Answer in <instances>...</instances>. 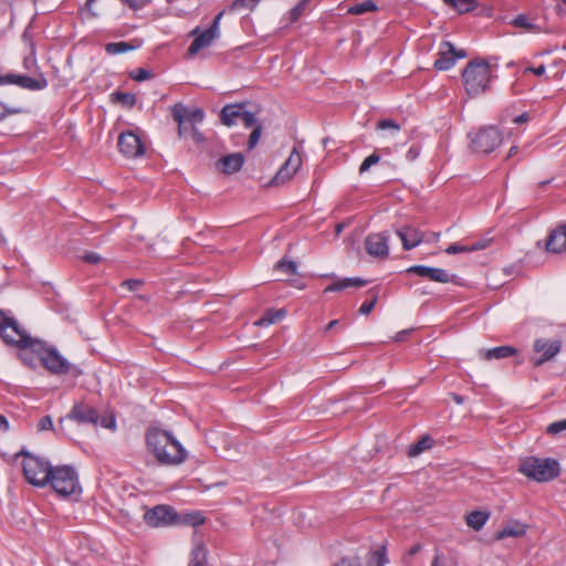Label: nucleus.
Listing matches in <instances>:
<instances>
[{
  "instance_id": "nucleus-1",
  "label": "nucleus",
  "mask_w": 566,
  "mask_h": 566,
  "mask_svg": "<svg viewBox=\"0 0 566 566\" xmlns=\"http://www.w3.org/2000/svg\"><path fill=\"white\" fill-rule=\"evenodd\" d=\"M0 338L8 346L35 354L51 374L63 375L70 373L74 377L82 375V370L72 366L55 347L40 338L32 337L17 318L8 315L2 310H0Z\"/></svg>"
},
{
  "instance_id": "nucleus-2",
  "label": "nucleus",
  "mask_w": 566,
  "mask_h": 566,
  "mask_svg": "<svg viewBox=\"0 0 566 566\" xmlns=\"http://www.w3.org/2000/svg\"><path fill=\"white\" fill-rule=\"evenodd\" d=\"M147 450L161 465H179L187 459V451L182 444L168 431L159 428H149L145 434Z\"/></svg>"
},
{
  "instance_id": "nucleus-3",
  "label": "nucleus",
  "mask_w": 566,
  "mask_h": 566,
  "mask_svg": "<svg viewBox=\"0 0 566 566\" xmlns=\"http://www.w3.org/2000/svg\"><path fill=\"white\" fill-rule=\"evenodd\" d=\"M492 80L490 64L483 59L470 61L462 71V81L465 92L471 97L478 96L490 90Z\"/></svg>"
},
{
  "instance_id": "nucleus-4",
  "label": "nucleus",
  "mask_w": 566,
  "mask_h": 566,
  "mask_svg": "<svg viewBox=\"0 0 566 566\" xmlns=\"http://www.w3.org/2000/svg\"><path fill=\"white\" fill-rule=\"evenodd\" d=\"M48 484L62 497L77 496L82 492L76 470L67 464L53 467Z\"/></svg>"
},
{
  "instance_id": "nucleus-5",
  "label": "nucleus",
  "mask_w": 566,
  "mask_h": 566,
  "mask_svg": "<svg viewBox=\"0 0 566 566\" xmlns=\"http://www.w3.org/2000/svg\"><path fill=\"white\" fill-rule=\"evenodd\" d=\"M518 471L534 481L547 482L559 475L560 468L555 459L528 457L522 460Z\"/></svg>"
},
{
  "instance_id": "nucleus-6",
  "label": "nucleus",
  "mask_w": 566,
  "mask_h": 566,
  "mask_svg": "<svg viewBox=\"0 0 566 566\" xmlns=\"http://www.w3.org/2000/svg\"><path fill=\"white\" fill-rule=\"evenodd\" d=\"M23 457V474L25 480L38 488L48 485V479L53 467L43 458L33 455L29 451L22 449L15 454V458Z\"/></svg>"
},
{
  "instance_id": "nucleus-7",
  "label": "nucleus",
  "mask_w": 566,
  "mask_h": 566,
  "mask_svg": "<svg viewBox=\"0 0 566 566\" xmlns=\"http://www.w3.org/2000/svg\"><path fill=\"white\" fill-rule=\"evenodd\" d=\"M66 419L75 421L78 424H92L94 427L101 424L103 428L111 430H115L116 428L114 417H102L94 407L85 402L75 403L67 413Z\"/></svg>"
},
{
  "instance_id": "nucleus-8",
  "label": "nucleus",
  "mask_w": 566,
  "mask_h": 566,
  "mask_svg": "<svg viewBox=\"0 0 566 566\" xmlns=\"http://www.w3.org/2000/svg\"><path fill=\"white\" fill-rule=\"evenodd\" d=\"M469 137L472 150L480 154H490L502 144V134L494 126L482 127Z\"/></svg>"
},
{
  "instance_id": "nucleus-9",
  "label": "nucleus",
  "mask_w": 566,
  "mask_h": 566,
  "mask_svg": "<svg viewBox=\"0 0 566 566\" xmlns=\"http://www.w3.org/2000/svg\"><path fill=\"white\" fill-rule=\"evenodd\" d=\"M562 349L559 339L537 338L534 340L533 350L535 355L530 358L533 366L538 367L552 360Z\"/></svg>"
},
{
  "instance_id": "nucleus-10",
  "label": "nucleus",
  "mask_w": 566,
  "mask_h": 566,
  "mask_svg": "<svg viewBox=\"0 0 566 566\" xmlns=\"http://www.w3.org/2000/svg\"><path fill=\"white\" fill-rule=\"evenodd\" d=\"M222 15H223V11L219 12L214 17L211 25L201 33H199V28H196L195 30H192L191 34H193V35L197 34V36L193 39V41L191 42V44L188 48L189 55H196L200 50L208 48L214 39L219 38V35H220L219 27H220V21H221Z\"/></svg>"
},
{
  "instance_id": "nucleus-11",
  "label": "nucleus",
  "mask_w": 566,
  "mask_h": 566,
  "mask_svg": "<svg viewBox=\"0 0 566 566\" xmlns=\"http://www.w3.org/2000/svg\"><path fill=\"white\" fill-rule=\"evenodd\" d=\"M117 146L119 151L127 158H137L145 154L144 143L132 130L124 132L118 136Z\"/></svg>"
},
{
  "instance_id": "nucleus-12",
  "label": "nucleus",
  "mask_w": 566,
  "mask_h": 566,
  "mask_svg": "<svg viewBox=\"0 0 566 566\" xmlns=\"http://www.w3.org/2000/svg\"><path fill=\"white\" fill-rule=\"evenodd\" d=\"M145 522L151 527H159L177 522L176 511L168 505H157L144 514Z\"/></svg>"
},
{
  "instance_id": "nucleus-13",
  "label": "nucleus",
  "mask_w": 566,
  "mask_h": 566,
  "mask_svg": "<svg viewBox=\"0 0 566 566\" xmlns=\"http://www.w3.org/2000/svg\"><path fill=\"white\" fill-rule=\"evenodd\" d=\"M439 57L434 61V69L447 71L451 69L458 59H464L467 53L464 50H457L449 41H443L439 48Z\"/></svg>"
},
{
  "instance_id": "nucleus-14",
  "label": "nucleus",
  "mask_w": 566,
  "mask_h": 566,
  "mask_svg": "<svg viewBox=\"0 0 566 566\" xmlns=\"http://www.w3.org/2000/svg\"><path fill=\"white\" fill-rule=\"evenodd\" d=\"M388 240L386 232L370 233L365 239V249L371 256L386 259L389 254Z\"/></svg>"
},
{
  "instance_id": "nucleus-15",
  "label": "nucleus",
  "mask_w": 566,
  "mask_h": 566,
  "mask_svg": "<svg viewBox=\"0 0 566 566\" xmlns=\"http://www.w3.org/2000/svg\"><path fill=\"white\" fill-rule=\"evenodd\" d=\"M302 165V156L294 148L286 159L285 164L281 167V169L276 172V175L271 180V185L280 186L290 180L294 174L298 170Z\"/></svg>"
},
{
  "instance_id": "nucleus-16",
  "label": "nucleus",
  "mask_w": 566,
  "mask_h": 566,
  "mask_svg": "<svg viewBox=\"0 0 566 566\" xmlns=\"http://www.w3.org/2000/svg\"><path fill=\"white\" fill-rule=\"evenodd\" d=\"M407 273L417 274L422 277H428L430 281L439 283H457L458 276L449 274L446 270L440 268H431L426 265H412L407 269Z\"/></svg>"
},
{
  "instance_id": "nucleus-17",
  "label": "nucleus",
  "mask_w": 566,
  "mask_h": 566,
  "mask_svg": "<svg viewBox=\"0 0 566 566\" xmlns=\"http://www.w3.org/2000/svg\"><path fill=\"white\" fill-rule=\"evenodd\" d=\"M545 250L555 254L566 251V223L549 232L546 239Z\"/></svg>"
},
{
  "instance_id": "nucleus-18",
  "label": "nucleus",
  "mask_w": 566,
  "mask_h": 566,
  "mask_svg": "<svg viewBox=\"0 0 566 566\" xmlns=\"http://www.w3.org/2000/svg\"><path fill=\"white\" fill-rule=\"evenodd\" d=\"M245 128H252V132L249 136L248 140V150H252L259 143L262 134V124L256 118L255 114L249 111H245L242 114L240 120Z\"/></svg>"
},
{
  "instance_id": "nucleus-19",
  "label": "nucleus",
  "mask_w": 566,
  "mask_h": 566,
  "mask_svg": "<svg viewBox=\"0 0 566 566\" xmlns=\"http://www.w3.org/2000/svg\"><path fill=\"white\" fill-rule=\"evenodd\" d=\"M396 233L400 238L403 249L407 251L419 245L424 239V233L413 227L398 228Z\"/></svg>"
},
{
  "instance_id": "nucleus-20",
  "label": "nucleus",
  "mask_w": 566,
  "mask_h": 566,
  "mask_svg": "<svg viewBox=\"0 0 566 566\" xmlns=\"http://www.w3.org/2000/svg\"><path fill=\"white\" fill-rule=\"evenodd\" d=\"M244 164V156L241 153H233L221 157L217 161V168L224 175L238 172Z\"/></svg>"
},
{
  "instance_id": "nucleus-21",
  "label": "nucleus",
  "mask_w": 566,
  "mask_h": 566,
  "mask_svg": "<svg viewBox=\"0 0 566 566\" xmlns=\"http://www.w3.org/2000/svg\"><path fill=\"white\" fill-rule=\"evenodd\" d=\"M245 112V104H227L220 112V122L230 127L241 120L242 114Z\"/></svg>"
},
{
  "instance_id": "nucleus-22",
  "label": "nucleus",
  "mask_w": 566,
  "mask_h": 566,
  "mask_svg": "<svg viewBox=\"0 0 566 566\" xmlns=\"http://www.w3.org/2000/svg\"><path fill=\"white\" fill-rule=\"evenodd\" d=\"M518 349L516 347L504 345L499 347H493L490 349H481L480 357L485 360L492 359H503L507 357H517Z\"/></svg>"
},
{
  "instance_id": "nucleus-23",
  "label": "nucleus",
  "mask_w": 566,
  "mask_h": 566,
  "mask_svg": "<svg viewBox=\"0 0 566 566\" xmlns=\"http://www.w3.org/2000/svg\"><path fill=\"white\" fill-rule=\"evenodd\" d=\"M491 243L490 239H481L471 244L452 243L446 249L448 254L471 253L486 249Z\"/></svg>"
},
{
  "instance_id": "nucleus-24",
  "label": "nucleus",
  "mask_w": 566,
  "mask_h": 566,
  "mask_svg": "<svg viewBox=\"0 0 566 566\" xmlns=\"http://www.w3.org/2000/svg\"><path fill=\"white\" fill-rule=\"evenodd\" d=\"M187 108L181 104H176L171 108V115L174 120L178 124V135L180 137L190 134V125L186 119Z\"/></svg>"
},
{
  "instance_id": "nucleus-25",
  "label": "nucleus",
  "mask_w": 566,
  "mask_h": 566,
  "mask_svg": "<svg viewBox=\"0 0 566 566\" xmlns=\"http://www.w3.org/2000/svg\"><path fill=\"white\" fill-rule=\"evenodd\" d=\"M17 80V85L25 90L41 91L48 87V80L43 74H40L35 78L28 75H18Z\"/></svg>"
},
{
  "instance_id": "nucleus-26",
  "label": "nucleus",
  "mask_w": 566,
  "mask_h": 566,
  "mask_svg": "<svg viewBox=\"0 0 566 566\" xmlns=\"http://www.w3.org/2000/svg\"><path fill=\"white\" fill-rule=\"evenodd\" d=\"M367 284L366 280H363L360 277H346L343 280H337L334 283L329 284L325 290L324 293L328 292H339L348 287H361Z\"/></svg>"
},
{
  "instance_id": "nucleus-27",
  "label": "nucleus",
  "mask_w": 566,
  "mask_h": 566,
  "mask_svg": "<svg viewBox=\"0 0 566 566\" xmlns=\"http://www.w3.org/2000/svg\"><path fill=\"white\" fill-rule=\"evenodd\" d=\"M525 525L518 522L510 523L496 534L497 539L506 537H520L525 534Z\"/></svg>"
},
{
  "instance_id": "nucleus-28",
  "label": "nucleus",
  "mask_w": 566,
  "mask_h": 566,
  "mask_svg": "<svg viewBox=\"0 0 566 566\" xmlns=\"http://www.w3.org/2000/svg\"><path fill=\"white\" fill-rule=\"evenodd\" d=\"M433 439L430 436L424 434L416 443L409 447L408 455L417 457L423 451L431 449L433 447Z\"/></svg>"
},
{
  "instance_id": "nucleus-29",
  "label": "nucleus",
  "mask_w": 566,
  "mask_h": 566,
  "mask_svg": "<svg viewBox=\"0 0 566 566\" xmlns=\"http://www.w3.org/2000/svg\"><path fill=\"white\" fill-rule=\"evenodd\" d=\"M489 513L483 511H473L465 517L467 524L475 531L481 530L489 520Z\"/></svg>"
},
{
  "instance_id": "nucleus-30",
  "label": "nucleus",
  "mask_w": 566,
  "mask_h": 566,
  "mask_svg": "<svg viewBox=\"0 0 566 566\" xmlns=\"http://www.w3.org/2000/svg\"><path fill=\"white\" fill-rule=\"evenodd\" d=\"M207 564V549L202 544L196 545L190 554V562L188 566H206Z\"/></svg>"
},
{
  "instance_id": "nucleus-31",
  "label": "nucleus",
  "mask_w": 566,
  "mask_h": 566,
  "mask_svg": "<svg viewBox=\"0 0 566 566\" xmlns=\"http://www.w3.org/2000/svg\"><path fill=\"white\" fill-rule=\"evenodd\" d=\"M446 4L453 8L458 13H468L476 8L475 0H443Z\"/></svg>"
},
{
  "instance_id": "nucleus-32",
  "label": "nucleus",
  "mask_w": 566,
  "mask_h": 566,
  "mask_svg": "<svg viewBox=\"0 0 566 566\" xmlns=\"http://www.w3.org/2000/svg\"><path fill=\"white\" fill-rule=\"evenodd\" d=\"M112 102L122 104L125 107L132 108L136 104V96L134 93L116 91L111 95Z\"/></svg>"
},
{
  "instance_id": "nucleus-33",
  "label": "nucleus",
  "mask_w": 566,
  "mask_h": 566,
  "mask_svg": "<svg viewBox=\"0 0 566 566\" xmlns=\"http://www.w3.org/2000/svg\"><path fill=\"white\" fill-rule=\"evenodd\" d=\"M377 10V4L373 0H365L360 3H356L350 6L347 9V13L352 15H360L367 12H373Z\"/></svg>"
},
{
  "instance_id": "nucleus-34",
  "label": "nucleus",
  "mask_w": 566,
  "mask_h": 566,
  "mask_svg": "<svg viewBox=\"0 0 566 566\" xmlns=\"http://www.w3.org/2000/svg\"><path fill=\"white\" fill-rule=\"evenodd\" d=\"M134 49H136V45L129 42H111L105 45V51L108 54H120Z\"/></svg>"
},
{
  "instance_id": "nucleus-35",
  "label": "nucleus",
  "mask_w": 566,
  "mask_h": 566,
  "mask_svg": "<svg viewBox=\"0 0 566 566\" xmlns=\"http://www.w3.org/2000/svg\"><path fill=\"white\" fill-rule=\"evenodd\" d=\"M275 270L286 275H297V264L295 261L282 259L275 264Z\"/></svg>"
},
{
  "instance_id": "nucleus-36",
  "label": "nucleus",
  "mask_w": 566,
  "mask_h": 566,
  "mask_svg": "<svg viewBox=\"0 0 566 566\" xmlns=\"http://www.w3.org/2000/svg\"><path fill=\"white\" fill-rule=\"evenodd\" d=\"M260 0H233L230 10L231 11H240V10H252Z\"/></svg>"
},
{
  "instance_id": "nucleus-37",
  "label": "nucleus",
  "mask_w": 566,
  "mask_h": 566,
  "mask_svg": "<svg viewBox=\"0 0 566 566\" xmlns=\"http://www.w3.org/2000/svg\"><path fill=\"white\" fill-rule=\"evenodd\" d=\"M386 563V551L385 547H381L380 549H377L373 553L368 562V566H385Z\"/></svg>"
},
{
  "instance_id": "nucleus-38",
  "label": "nucleus",
  "mask_w": 566,
  "mask_h": 566,
  "mask_svg": "<svg viewBox=\"0 0 566 566\" xmlns=\"http://www.w3.org/2000/svg\"><path fill=\"white\" fill-rule=\"evenodd\" d=\"M205 113L200 108H193L191 111L187 109L186 119L189 122L190 127L195 126L196 123H200L203 120Z\"/></svg>"
},
{
  "instance_id": "nucleus-39",
  "label": "nucleus",
  "mask_w": 566,
  "mask_h": 566,
  "mask_svg": "<svg viewBox=\"0 0 566 566\" xmlns=\"http://www.w3.org/2000/svg\"><path fill=\"white\" fill-rule=\"evenodd\" d=\"M512 24L516 28H521L527 31L535 29V25L530 22L527 15L518 14L512 20Z\"/></svg>"
},
{
  "instance_id": "nucleus-40",
  "label": "nucleus",
  "mask_w": 566,
  "mask_h": 566,
  "mask_svg": "<svg viewBox=\"0 0 566 566\" xmlns=\"http://www.w3.org/2000/svg\"><path fill=\"white\" fill-rule=\"evenodd\" d=\"M129 77L134 81L142 82L153 77V73L149 70L138 67L129 73Z\"/></svg>"
},
{
  "instance_id": "nucleus-41",
  "label": "nucleus",
  "mask_w": 566,
  "mask_h": 566,
  "mask_svg": "<svg viewBox=\"0 0 566 566\" xmlns=\"http://www.w3.org/2000/svg\"><path fill=\"white\" fill-rule=\"evenodd\" d=\"M379 160H380L379 155H377L376 153H373L371 155L366 157L364 159V161L361 163V165L359 167V174L366 172L373 165H376L377 163H379Z\"/></svg>"
},
{
  "instance_id": "nucleus-42",
  "label": "nucleus",
  "mask_w": 566,
  "mask_h": 566,
  "mask_svg": "<svg viewBox=\"0 0 566 566\" xmlns=\"http://www.w3.org/2000/svg\"><path fill=\"white\" fill-rule=\"evenodd\" d=\"M306 0H302L294 8L289 11L291 22L297 21L305 9Z\"/></svg>"
},
{
  "instance_id": "nucleus-43",
  "label": "nucleus",
  "mask_w": 566,
  "mask_h": 566,
  "mask_svg": "<svg viewBox=\"0 0 566 566\" xmlns=\"http://www.w3.org/2000/svg\"><path fill=\"white\" fill-rule=\"evenodd\" d=\"M377 298H378L377 294L373 293L371 298L369 301H365L360 305L359 313L363 315L369 314L373 311V308L375 307Z\"/></svg>"
},
{
  "instance_id": "nucleus-44",
  "label": "nucleus",
  "mask_w": 566,
  "mask_h": 566,
  "mask_svg": "<svg viewBox=\"0 0 566 566\" xmlns=\"http://www.w3.org/2000/svg\"><path fill=\"white\" fill-rule=\"evenodd\" d=\"M564 430H566V419H563V420L555 421V422L551 423L547 427L546 432L548 434H557V433H560Z\"/></svg>"
},
{
  "instance_id": "nucleus-45",
  "label": "nucleus",
  "mask_w": 566,
  "mask_h": 566,
  "mask_svg": "<svg viewBox=\"0 0 566 566\" xmlns=\"http://www.w3.org/2000/svg\"><path fill=\"white\" fill-rule=\"evenodd\" d=\"M205 518L200 513H191L187 514L185 517V523L191 526H199L203 524Z\"/></svg>"
},
{
  "instance_id": "nucleus-46",
  "label": "nucleus",
  "mask_w": 566,
  "mask_h": 566,
  "mask_svg": "<svg viewBox=\"0 0 566 566\" xmlns=\"http://www.w3.org/2000/svg\"><path fill=\"white\" fill-rule=\"evenodd\" d=\"M283 316V310L276 311L273 315L269 313L264 318L260 319L258 324H273L277 319H281Z\"/></svg>"
},
{
  "instance_id": "nucleus-47",
  "label": "nucleus",
  "mask_w": 566,
  "mask_h": 566,
  "mask_svg": "<svg viewBox=\"0 0 566 566\" xmlns=\"http://www.w3.org/2000/svg\"><path fill=\"white\" fill-rule=\"evenodd\" d=\"M38 429L40 431L53 430V421L51 416L42 417L38 422Z\"/></svg>"
},
{
  "instance_id": "nucleus-48",
  "label": "nucleus",
  "mask_w": 566,
  "mask_h": 566,
  "mask_svg": "<svg viewBox=\"0 0 566 566\" xmlns=\"http://www.w3.org/2000/svg\"><path fill=\"white\" fill-rule=\"evenodd\" d=\"M22 109L18 107H8L6 104L0 102V120H2L7 115L21 113Z\"/></svg>"
},
{
  "instance_id": "nucleus-49",
  "label": "nucleus",
  "mask_w": 566,
  "mask_h": 566,
  "mask_svg": "<svg viewBox=\"0 0 566 566\" xmlns=\"http://www.w3.org/2000/svg\"><path fill=\"white\" fill-rule=\"evenodd\" d=\"M335 566H361V562L358 557H343Z\"/></svg>"
},
{
  "instance_id": "nucleus-50",
  "label": "nucleus",
  "mask_w": 566,
  "mask_h": 566,
  "mask_svg": "<svg viewBox=\"0 0 566 566\" xmlns=\"http://www.w3.org/2000/svg\"><path fill=\"white\" fill-rule=\"evenodd\" d=\"M377 127L379 129H388V128H391V129H395V130H399L400 129L399 124H397L392 119H381V120H379L377 123Z\"/></svg>"
},
{
  "instance_id": "nucleus-51",
  "label": "nucleus",
  "mask_w": 566,
  "mask_h": 566,
  "mask_svg": "<svg viewBox=\"0 0 566 566\" xmlns=\"http://www.w3.org/2000/svg\"><path fill=\"white\" fill-rule=\"evenodd\" d=\"M83 261H85L86 263H90V264H97L102 261V258L99 254H97L96 252H86L83 256H82Z\"/></svg>"
},
{
  "instance_id": "nucleus-52",
  "label": "nucleus",
  "mask_w": 566,
  "mask_h": 566,
  "mask_svg": "<svg viewBox=\"0 0 566 566\" xmlns=\"http://www.w3.org/2000/svg\"><path fill=\"white\" fill-rule=\"evenodd\" d=\"M420 150H421V147H420L419 145H412V146L408 149V151H407V154H406L407 159H408L409 161H413V160H416V159L419 157V155H420Z\"/></svg>"
},
{
  "instance_id": "nucleus-53",
  "label": "nucleus",
  "mask_w": 566,
  "mask_h": 566,
  "mask_svg": "<svg viewBox=\"0 0 566 566\" xmlns=\"http://www.w3.org/2000/svg\"><path fill=\"white\" fill-rule=\"evenodd\" d=\"M17 78H18V74H13V73L0 75V85H6V84H15L17 85V81H18Z\"/></svg>"
},
{
  "instance_id": "nucleus-54",
  "label": "nucleus",
  "mask_w": 566,
  "mask_h": 566,
  "mask_svg": "<svg viewBox=\"0 0 566 566\" xmlns=\"http://www.w3.org/2000/svg\"><path fill=\"white\" fill-rule=\"evenodd\" d=\"M190 136L192 140L198 145H201L205 142L203 135L195 126L190 127Z\"/></svg>"
},
{
  "instance_id": "nucleus-55",
  "label": "nucleus",
  "mask_w": 566,
  "mask_h": 566,
  "mask_svg": "<svg viewBox=\"0 0 566 566\" xmlns=\"http://www.w3.org/2000/svg\"><path fill=\"white\" fill-rule=\"evenodd\" d=\"M122 1L124 3H126L133 10H139L148 2V0H122Z\"/></svg>"
},
{
  "instance_id": "nucleus-56",
  "label": "nucleus",
  "mask_w": 566,
  "mask_h": 566,
  "mask_svg": "<svg viewBox=\"0 0 566 566\" xmlns=\"http://www.w3.org/2000/svg\"><path fill=\"white\" fill-rule=\"evenodd\" d=\"M19 358L23 361L24 365H27L28 367H31V368H34L35 367V363H34V359L33 357L25 353V350H22V353L19 354Z\"/></svg>"
},
{
  "instance_id": "nucleus-57",
  "label": "nucleus",
  "mask_w": 566,
  "mask_h": 566,
  "mask_svg": "<svg viewBox=\"0 0 566 566\" xmlns=\"http://www.w3.org/2000/svg\"><path fill=\"white\" fill-rule=\"evenodd\" d=\"M123 285L127 286L129 291H136L142 285V281L135 279L126 280L123 282Z\"/></svg>"
},
{
  "instance_id": "nucleus-58",
  "label": "nucleus",
  "mask_w": 566,
  "mask_h": 566,
  "mask_svg": "<svg viewBox=\"0 0 566 566\" xmlns=\"http://www.w3.org/2000/svg\"><path fill=\"white\" fill-rule=\"evenodd\" d=\"M526 71H530V72L534 73L535 75L541 76V75L545 74L546 67L544 64H541L537 67H528Z\"/></svg>"
},
{
  "instance_id": "nucleus-59",
  "label": "nucleus",
  "mask_w": 566,
  "mask_h": 566,
  "mask_svg": "<svg viewBox=\"0 0 566 566\" xmlns=\"http://www.w3.org/2000/svg\"><path fill=\"white\" fill-rule=\"evenodd\" d=\"M8 430H9V421L3 415H0V431L6 432Z\"/></svg>"
},
{
  "instance_id": "nucleus-60",
  "label": "nucleus",
  "mask_w": 566,
  "mask_h": 566,
  "mask_svg": "<svg viewBox=\"0 0 566 566\" xmlns=\"http://www.w3.org/2000/svg\"><path fill=\"white\" fill-rule=\"evenodd\" d=\"M530 119V116L527 113H523L514 118V123L516 124H523L526 123Z\"/></svg>"
},
{
  "instance_id": "nucleus-61",
  "label": "nucleus",
  "mask_w": 566,
  "mask_h": 566,
  "mask_svg": "<svg viewBox=\"0 0 566 566\" xmlns=\"http://www.w3.org/2000/svg\"><path fill=\"white\" fill-rule=\"evenodd\" d=\"M409 334V331H401L399 333H397V335L395 336V340L396 342H403L406 339V337L408 336Z\"/></svg>"
},
{
  "instance_id": "nucleus-62",
  "label": "nucleus",
  "mask_w": 566,
  "mask_h": 566,
  "mask_svg": "<svg viewBox=\"0 0 566 566\" xmlns=\"http://www.w3.org/2000/svg\"><path fill=\"white\" fill-rule=\"evenodd\" d=\"M291 285L295 286L296 289H304L305 284L301 279H295L291 282Z\"/></svg>"
},
{
  "instance_id": "nucleus-63",
  "label": "nucleus",
  "mask_w": 566,
  "mask_h": 566,
  "mask_svg": "<svg viewBox=\"0 0 566 566\" xmlns=\"http://www.w3.org/2000/svg\"><path fill=\"white\" fill-rule=\"evenodd\" d=\"M420 549H421V545L415 544L413 546L410 547L409 555H416L417 553L420 552Z\"/></svg>"
},
{
  "instance_id": "nucleus-64",
  "label": "nucleus",
  "mask_w": 566,
  "mask_h": 566,
  "mask_svg": "<svg viewBox=\"0 0 566 566\" xmlns=\"http://www.w3.org/2000/svg\"><path fill=\"white\" fill-rule=\"evenodd\" d=\"M431 566H443L442 562H441V558H440V555L437 554L434 556V558L432 559Z\"/></svg>"
}]
</instances>
